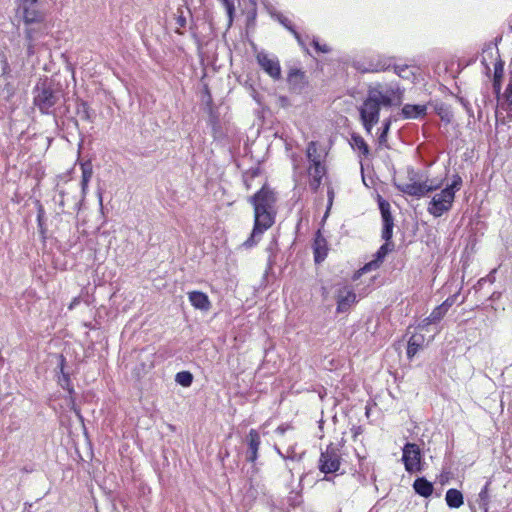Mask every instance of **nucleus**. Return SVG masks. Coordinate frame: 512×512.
Returning <instances> with one entry per match:
<instances>
[{
  "instance_id": "obj_11",
  "label": "nucleus",
  "mask_w": 512,
  "mask_h": 512,
  "mask_svg": "<svg viewBox=\"0 0 512 512\" xmlns=\"http://www.w3.org/2000/svg\"><path fill=\"white\" fill-rule=\"evenodd\" d=\"M259 66L274 80L281 78V67L279 60L275 56H270L265 52H259L256 56Z\"/></svg>"
},
{
  "instance_id": "obj_32",
  "label": "nucleus",
  "mask_w": 512,
  "mask_h": 512,
  "mask_svg": "<svg viewBox=\"0 0 512 512\" xmlns=\"http://www.w3.org/2000/svg\"><path fill=\"white\" fill-rule=\"evenodd\" d=\"M92 177V166L91 163L87 162L85 164H82V180H81V186L82 190L85 191L88 182L90 181Z\"/></svg>"
},
{
  "instance_id": "obj_40",
  "label": "nucleus",
  "mask_w": 512,
  "mask_h": 512,
  "mask_svg": "<svg viewBox=\"0 0 512 512\" xmlns=\"http://www.w3.org/2000/svg\"><path fill=\"white\" fill-rule=\"evenodd\" d=\"M224 7L226 8L227 14L229 16L230 21H232L233 14L235 11L234 0H220Z\"/></svg>"
},
{
  "instance_id": "obj_49",
  "label": "nucleus",
  "mask_w": 512,
  "mask_h": 512,
  "mask_svg": "<svg viewBox=\"0 0 512 512\" xmlns=\"http://www.w3.org/2000/svg\"><path fill=\"white\" fill-rule=\"evenodd\" d=\"M481 63L484 65L485 67V73L487 75H489V72H490V67L488 66L487 62H486V58L483 57L482 60H481Z\"/></svg>"
},
{
  "instance_id": "obj_47",
  "label": "nucleus",
  "mask_w": 512,
  "mask_h": 512,
  "mask_svg": "<svg viewBox=\"0 0 512 512\" xmlns=\"http://www.w3.org/2000/svg\"><path fill=\"white\" fill-rule=\"evenodd\" d=\"M176 24L178 28H184L186 26V18L181 14L176 18Z\"/></svg>"
},
{
  "instance_id": "obj_41",
  "label": "nucleus",
  "mask_w": 512,
  "mask_h": 512,
  "mask_svg": "<svg viewBox=\"0 0 512 512\" xmlns=\"http://www.w3.org/2000/svg\"><path fill=\"white\" fill-rule=\"evenodd\" d=\"M312 45L315 50L320 53H329L331 51L330 47L326 44H320L317 38H313Z\"/></svg>"
},
{
  "instance_id": "obj_26",
  "label": "nucleus",
  "mask_w": 512,
  "mask_h": 512,
  "mask_svg": "<svg viewBox=\"0 0 512 512\" xmlns=\"http://www.w3.org/2000/svg\"><path fill=\"white\" fill-rule=\"evenodd\" d=\"M246 482L248 485L247 493L250 497L256 498L258 494L263 491V484L258 477L249 475L248 478H246Z\"/></svg>"
},
{
  "instance_id": "obj_3",
  "label": "nucleus",
  "mask_w": 512,
  "mask_h": 512,
  "mask_svg": "<svg viewBox=\"0 0 512 512\" xmlns=\"http://www.w3.org/2000/svg\"><path fill=\"white\" fill-rule=\"evenodd\" d=\"M379 209L381 212L383 229H382V238L385 240V243L380 246L377 252L374 254V259L370 262L366 263L354 276V278H358L363 273L368 271H372L377 269L381 263L384 261L386 255L393 250L394 244L391 242V238L393 236V216L390 210V204L388 201L379 198Z\"/></svg>"
},
{
  "instance_id": "obj_39",
  "label": "nucleus",
  "mask_w": 512,
  "mask_h": 512,
  "mask_svg": "<svg viewBox=\"0 0 512 512\" xmlns=\"http://www.w3.org/2000/svg\"><path fill=\"white\" fill-rule=\"evenodd\" d=\"M276 451L284 459H291V460H297V461H299L301 459V455L296 454L292 447H290L287 450L286 455H284L278 448H276Z\"/></svg>"
},
{
  "instance_id": "obj_6",
  "label": "nucleus",
  "mask_w": 512,
  "mask_h": 512,
  "mask_svg": "<svg viewBox=\"0 0 512 512\" xmlns=\"http://www.w3.org/2000/svg\"><path fill=\"white\" fill-rule=\"evenodd\" d=\"M455 196L450 189H442L436 193L427 206V211L434 217H441L453 206Z\"/></svg>"
},
{
  "instance_id": "obj_42",
  "label": "nucleus",
  "mask_w": 512,
  "mask_h": 512,
  "mask_svg": "<svg viewBox=\"0 0 512 512\" xmlns=\"http://www.w3.org/2000/svg\"><path fill=\"white\" fill-rule=\"evenodd\" d=\"M43 218H44V210L40 206V208L38 209L37 221H38V226H39L40 231H41L42 234L45 233V229L43 227Z\"/></svg>"
},
{
  "instance_id": "obj_46",
  "label": "nucleus",
  "mask_w": 512,
  "mask_h": 512,
  "mask_svg": "<svg viewBox=\"0 0 512 512\" xmlns=\"http://www.w3.org/2000/svg\"><path fill=\"white\" fill-rule=\"evenodd\" d=\"M38 5V0H20L18 8H24L28 6Z\"/></svg>"
},
{
  "instance_id": "obj_53",
  "label": "nucleus",
  "mask_w": 512,
  "mask_h": 512,
  "mask_svg": "<svg viewBox=\"0 0 512 512\" xmlns=\"http://www.w3.org/2000/svg\"><path fill=\"white\" fill-rule=\"evenodd\" d=\"M461 102H462L463 106H464L466 109H468V107H467V103H466V102H464L463 100H461Z\"/></svg>"
},
{
  "instance_id": "obj_19",
  "label": "nucleus",
  "mask_w": 512,
  "mask_h": 512,
  "mask_svg": "<svg viewBox=\"0 0 512 512\" xmlns=\"http://www.w3.org/2000/svg\"><path fill=\"white\" fill-rule=\"evenodd\" d=\"M496 54H498V51H496ZM504 74V62L500 59V56L497 55L496 62L494 63V75H493V92L495 96H499V93L501 92V81Z\"/></svg>"
},
{
  "instance_id": "obj_31",
  "label": "nucleus",
  "mask_w": 512,
  "mask_h": 512,
  "mask_svg": "<svg viewBox=\"0 0 512 512\" xmlns=\"http://www.w3.org/2000/svg\"><path fill=\"white\" fill-rule=\"evenodd\" d=\"M175 382L183 387H189L193 382V375L189 371L178 372L175 376Z\"/></svg>"
},
{
  "instance_id": "obj_17",
  "label": "nucleus",
  "mask_w": 512,
  "mask_h": 512,
  "mask_svg": "<svg viewBox=\"0 0 512 512\" xmlns=\"http://www.w3.org/2000/svg\"><path fill=\"white\" fill-rule=\"evenodd\" d=\"M393 65V58L379 56L377 57V59L370 60L367 66L363 68L361 66H357V68L361 70L363 73H368L385 71Z\"/></svg>"
},
{
  "instance_id": "obj_45",
  "label": "nucleus",
  "mask_w": 512,
  "mask_h": 512,
  "mask_svg": "<svg viewBox=\"0 0 512 512\" xmlns=\"http://www.w3.org/2000/svg\"><path fill=\"white\" fill-rule=\"evenodd\" d=\"M433 323H436V322L434 320H431V315H429L428 317H426L419 323L418 328L423 330V329H426L429 325H431Z\"/></svg>"
},
{
  "instance_id": "obj_15",
  "label": "nucleus",
  "mask_w": 512,
  "mask_h": 512,
  "mask_svg": "<svg viewBox=\"0 0 512 512\" xmlns=\"http://www.w3.org/2000/svg\"><path fill=\"white\" fill-rule=\"evenodd\" d=\"M314 260L316 263H321L328 255V243L320 230L315 234L313 242Z\"/></svg>"
},
{
  "instance_id": "obj_16",
  "label": "nucleus",
  "mask_w": 512,
  "mask_h": 512,
  "mask_svg": "<svg viewBox=\"0 0 512 512\" xmlns=\"http://www.w3.org/2000/svg\"><path fill=\"white\" fill-rule=\"evenodd\" d=\"M497 98V107L507 111V116L512 120V73L510 75L507 87L503 93H499Z\"/></svg>"
},
{
  "instance_id": "obj_36",
  "label": "nucleus",
  "mask_w": 512,
  "mask_h": 512,
  "mask_svg": "<svg viewBox=\"0 0 512 512\" xmlns=\"http://www.w3.org/2000/svg\"><path fill=\"white\" fill-rule=\"evenodd\" d=\"M390 126H391V119L390 118L385 119L383 122L382 132L380 133L379 138H378L380 144H383L387 141V135H388Z\"/></svg>"
},
{
  "instance_id": "obj_27",
  "label": "nucleus",
  "mask_w": 512,
  "mask_h": 512,
  "mask_svg": "<svg viewBox=\"0 0 512 512\" xmlns=\"http://www.w3.org/2000/svg\"><path fill=\"white\" fill-rule=\"evenodd\" d=\"M55 202L61 208L62 213L68 212L66 208H71L73 211L77 209L78 201L73 200L72 203H69V199L66 198V193L63 190H59L58 196L55 197Z\"/></svg>"
},
{
  "instance_id": "obj_56",
  "label": "nucleus",
  "mask_w": 512,
  "mask_h": 512,
  "mask_svg": "<svg viewBox=\"0 0 512 512\" xmlns=\"http://www.w3.org/2000/svg\"><path fill=\"white\" fill-rule=\"evenodd\" d=\"M245 183H246L247 188L249 189L250 185L247 183V180H245Z\"/></svg>"
},
{
  "instance_id": "obj_44",
  "label": "nucleus",
  "mask_w": 512,
  "mask_h": 512,
  "mask_svg": "<svg viewBox=\"0 0 512 512\" xmlns=\"http://www.w3.org/2000/svg\"><path fill=\"white\" fill-rule=\"evenodd\" d=\"M251 464V467L245 472V478H248L249 475H253V477H258L259 468L256 466V463Z\"/></svg>"
},
{
  "instance_id": "obj_7",
  "label": "nucleus",
  "mask_w": 512,
  "mask_h": 512,
  "mask_svg": "<svg viewBox=\"0 0 512 512\" xmlns=\"http://www.w3.org/2000/svg\"><path fill=\"white\" fill-rule=\"evenodd\" d=\"M341 454L339 447L334 444L327 446L319 458V469L325 474L334 473L339 470Z\"/></svg>"
},
{
  "instance_id": "obj_25",
  "label": "nucleus",
  "mask_w": 512,
  "mask_h": 512,
  "mask_svg": "<svg viewBox=\"0 0 512 512\" xmlns=\"http://www.w3.org/2000/svg\"><path fill=\"white\" fill-rule=\"evenodd\" d=\"M76 113L82 120L87 122H93L95 117V113L91 110L88 103L82 100L77 102Z\"/></svg>"
},
{
  "instance_id": "obj_5",
  "label": "nucleus",
  "mask_w": 512,
  "mask_h": 512,
  "mask_svg": "<svg viewBox=\"0 0 512 512\" xmlns=\"http://www.w3.org/2000/svg\"><path fill=\"white\" fill-rule=\"evenodd\" d=\"M51 37V23L23 27L24 47L27 57H32L40 50L48 48Z\"/></svg>"
},
{
  "instance_id": "obj_21",
  "label": "nucleus",
  "mask_w": 512,
  "mask_h": 512,
  "mask_svg": "<svg viewBox=\"0 0 512 512\" xmlns=\"http://www.w3.org/2000/svg\"><path fill=\"white\" fill-rule=\"evenodd\" d=\"M413 489L416 494L428 498L432 495L434 487L431 482H429L424 477H419L415 479L413 483Z\"/></svg>"
},
{
  "instance_id": "obj_18",
  "label": "nucleus",
  "mask_w": 512,
  "mask_h": 512,
  "mask_svg": "<svg viewBox=\"0 0 512 512\" xmlns=\"http://www.w3.org/2000/svg\"><path fill=\"white\" fill-rule=\"evenodd\" d=\"M427 114L426 105L405 104L401 109L403 119H419Z\"/></svg>"
},
{
  "instance_id": "obj_10",
  "label": "nucleus",
  "mask_w": 512,
  "mask_h": 512,
  "mask_svg": "<svg viewBox=\"0 0 512 512\" xmlns=\"http://www.w3.org/2000/svg\"><path fill=\"white\" fill-rule=\"evenodd\" d=\"M23 27L50 23L47 19V12L39 5L18 8Z\"/></svg>"
},
{
  "instance_id": "obj_20",
  "label": "nucleus",
  "mask_w": 512,
  "mask_h": 512,
  "mask_svg": "<svg viewBox=\"0 0 512 512\" xmlns=\"http://www.w3.org/2000/svg\"><path fill=\"white\" fill-rule=\"evenodd\" d=\"M189 300L196 309L207 311L210 308V301L208 299V296L202 291H191L189 293Z\"/></svg>"
},
{
  "instance_id": "obj_34",
  "label": "nucleus",
  "mask_w": 512,
  "mask_h": 512,
  "mask_svg": "<svg viewBox=\"0 0 512 512\" xmlns=\"http://www.w3.org/2000/svg\"><path fill=\"white\" fill-rule=\"evenodd\" d=\"M309 174L311 177L323 178V176L326 174L325 166L322 164V162L311 164L309 168Z\"/></svg>"
},
{
  "instance_id": "obj_1",
  "label": "nucleus",
  "mask_w": 512,
  "mask_h": 512,
  "mask_svg": "<svg viewBox=\"0 0 512 512\" xmlns=\"http://www.w3.org/2000/svg\"><path fill=\"white\" fill-rule=\"evenodd\" d=\"M405 89L399 82H376L367 89V95L359 108L360 120L364 129L371 133L379 122L381 108L398 107L403 103Z\"/></svg>"
},
{
  "instance_id": "obj_50",
  "label": "nucleus",
  "mask_w": 512,
  "mask_h": 512,
  "mask_svg": "<svg viewBox=\"0 0 512 512\" xmlns=\"http://www.w3.org/2000/svg\"><path fill=\"white\" fill-rule=\"evenodd\" d=\"M496 273V270H493L490 275L488 276V281L490 282V284L493 283L494 281V277H493V274Z\"/></svg>"
},
{
  "instance_id": "obj_2",
  "label": "nucleus",
  "mask_w": 512,
  "mask_h": 512,
  "mask_svg": "<svg viewBox=\"0 0 512 512\" xmlns=\"http://www.w3.org/2000/svg\"><path fill=\"white\" fill-rule=\"evenodd\" d=\"M248 201L254 209V226L248 239L240 246L245 249L256 246L262 234L275 223L277 197L273 190L264 185Z\"/></svg>"
},
{
  "instance_id": "obj_14",
  "label": "nucleus",
  "mask_w": 512,
  "mask_h": 512,
  "mask_svg": "<svg viewBox=\"0 0 512 512\" xmlns=\"http://www.w3.org/2000/svg\"><path fill=\"white\" fill-rule=\"evenodd\" d=\"M261 440L260 435L255 429H251L247 435L246 459L250 463H255L258 458V450Z\"/></svg>"
},
{
  "instance_id": "obj_30",
  "label": "nucleus",
  "mask_w": 512,
  "mask_h": 512,
  "mask_svg": "<svg viewBox=\"0 0 512 512\" xmlns=\"http://www.w3.org/2000/svg\"><path fill=\"white\" fill-rule=\"evenodd\" d=\"M307 158L311 164L322 162L321 154L318 152L317 143L311 141L307 146Z\"/></svg>"
},
{
  "instance_id": "obj_24",
  "label": "nucleus",
  "mask_w": 512,
  "mask_h": 512,
  "mask_svg": "<svg viewBox=\"0 0 512 512\" xmlns=\"http://www.w3.org/2000/svg\"><path fill=\"white\" fill-rule=\"evenodd\" d=\"M274 17L279 21L280 24H282L288 31H290L293 34L299 45L306 49V46L301 35L296 31L291 21L281 13L275 14Z\"/></svg>"
},
{
  "instance_id": "obj_13",
  "label": "nucleus",
  "mask_w": 512,
  "mask_h": 512,
  "mask_svg": "<svg viewBox=\"0 0 512 512\" xmlns=\"http://www.w3.org/2000/svg\"><path fill=\"white\" fill-rule=\"evenodd\" d=\"M336 292L338 313L347 312L357 302V296L353 290H336Z\"/></svg>"
},
{
  "instance_id": "obj_52",
  "label": "nucleus",
  "mask_w": 512,
  "mask_h": 512,
  "mask_svg": "<svg viewBox=\"0 0 512 512\" xmlns=\"http://www.w3.org/2000/svg\"><path fill=\"white\" fill-rule=\"evenodd\" d=\"M486 278H481L479 281H478V284L479 285H484L486 283Z\"/></svg>"
},
{
  "instance_id": "obj_51",
  "label": "nucleus",
  "mask_w": 512,
  "mask_h": 512,
  "mask_svg": "<svg viewBox=\"0 0 512 512\" xmlns=\"http://www.w3.org/2000/svg\"><path fill=\"white\" fill-rule=\"evenodd\" d=\"M276 432L279 433V434H284L285 432V428L282 427V426H279L277 429H276Z\"/></svg>"
},
{
  "instance_id": "obj_48",
  "label": "nucleus",
  "mask_w": 512,
  "mask_h": 512,
  "mask_svg": "<svg viewBox=\"0 0 512 512\" xmlns=\"http://www.w3.org/2000/svg\"><path fill=\"white\" fill-rule=\"evenodd\" d=\"M327 195H328V209H329L332 205L333 198H334V191L332 188L328 189Z\"/></svg>"
},
{
  "instance_id": "obj_4",
  "label": "nucleus",
  "mask_w": 512,
  "mask_h": 512,
  "mask_svg": "<svg viewBox=\"0 0 512 512\" xmlns=\"http://www.w3.org/2000/svg\"><path fill=\"white\" fill-rule=\"evenodd\" d=\"M33 103L42 114H52L55 105L63 97L61 87L48 78L40 80L33 89Z\"/></svg>"
},
{
  "instance_id": "obj_22",
  "label": "nucleus",
  "mask_w": 512,
  "mask_h": 512,
  "mask_svg": "<svg viewBox=\"0 0 512 512\" xmlns=\"http://www.w3.org/2000/svg\"><path fill=\"white\" fill-rule=\"evenodd\" d=\"M445 501L448 507L457 509L461 507L464 503V497L461 491L458 489H448L445 495Z\"/></svg>"
},
{
  "instance_id": "obj_33",
  "label": "nucleus",
  "mask_w": 512,
  "mask_h": 512,
  "mask_svg": "<svg viewBox=\"0 0 512 512\" xmlns=\"http://www.w3.org/2000/svg\"><path fill=\"white\" fill-rule=\"evenodd\" d=\"M394 72L403 79L410 80L414 77V72L407 65H393Z\"/></svg>"
},
{
  "instance_id": "obj_29",
  "label": "nucleus",
  "mask_w": 512,
  "mask_h": 512,
  "mask_svg": "<svg viewBox=\"0 0 512 512\" xmlns=\"http://www.w3.org/2000/svg\"><path fill=\"white\" fill-rule=\"evenodd\" d=\"M351 141V145L354 149L360 150L363 156L369 155V147L362 136L358 134H352Z\"/></svg>"
},
{
  "instance_id": "obj_8",
  "label": "nucleus",
  "mask_w": 512,
  "mask_h": 512,
  "mask_svg": "<svg viewBox=\"0 0 512 512\" xmlns=\"http://www.w3.org/2000/svg\"><path fill=\"white\" fill-rule=\"evenodd\" d=\"M442 186V182L425 181V182H412L396 185L397 189L404 194L421 198L428 193L438 190Z\"/></svg>"
},
{
  "instance_id": "obj_55",
  "label": "nucleus",
  "mask_w": 512,
  "mask_h": 512,
  "mask_svg": "<svg viewBox=\"0 0 512 512\" xmlns=\"http://www.w3.org/2000/svg\"><path fill=\"white\" fill-rule=\"evenodd\" d=\"M324 480L330 481V480H331V478H330V477H328V476H325V477H324Z\"/></svg>"
},
{
  "instance_id": "obj_9",
  "label": "nucleus",
  "mask_w": 512,
  "mask_h": 512,
  "mask_svg": "<svg viewBox=\"0 0 512 512\" xmlns=\"http://www.w3.org/2000/svg\"><path fill=\"white\" fill-rule=\"evenodd\" d=\"M421 450L415 443H406L403 447L402 461L408 473L422 471Z\"/></svg>"
},
{
  "instance_id": "obj_12",
  "label": "nucleus",
  "mask_w": 512,
  "mask_h": 512,
  "mask_svg": "<svg viewBox=\"0 0 512 512\" xmlns=\"http://www.w3.org/2000/svg\"><path fill=\"white\" fill-rule=\"evenodd\" d=\"M287 82L289 90L295 94H301L308 85V80L305 75V72L299 69L290 70L287 77Z\"/></svg>"
},
{
  "instance_id": "obj_37",
  "label": "nucleus",
  "mask_w": 512,
  "mask_h": 512,
  "mask_svg": "<svg viewBox=\"0 0 512 512\" xmlns=\"http://www.w3.org/2000/svg\"><path fill=\"white\" fill-rule=\"evenodd\" d=\"M462 185V178L456 174L453 176L451 184H448L445 189H450V192H452L454 195L456 191L460 190Z\"/></svg>"
},
{
  "instance_id": "obj_28",
  "label": "nucleus",
  "mask_w": 512,
  "mask_h": 512,
  "mask_svg": "<svg viewBox=\"0 0 512 512\" xmlns=\"http://www.w3.org/2000/svg\"><path fill=\"white\" fill-rule=\"evenodd\" d=\"M489 482H487L484 487L481 489V491L478 494L477 503L479 508L483 512H488L489 510V503H490V496H489Z\"/></svg>"
},
{
  "instance_id": "obj_38",
  "label": "nucleus",
  "mask_w": 512,
  "mask_h": 512,
  "mask_svg": "<svg viewBox=\"0 0 512 512\" xmlns=\"http://www.w3.org/2000/svg\"><path fill=\"white\" fill-rule=\"evenodd\" d=\"M446 310L441 305L434 308V310L431 312V320H434L436 323L439 322L444 315L446 314Z\"/></svg>"
},
{
  "instance_id": "obj_43",
  "label": "nucleus",
  "mask_w": 512,
  "mask_h": 512,
  "mask_svg": "<svg viewBox=\"0 0 512 512\" xmlns=\"http://www.w3.org/2000/svg\"><path fill=\"white\" fill-rule=\"evenodd\" d=\"M321 181H322V178L311 177V180L309 182L310 189L314 192L317 191V189L321 185Z\"/></svg>"
},
{
  "instance_id": "obj_23",
  "label": "nucleus",
  "mask_w": 512,
  "mask_h": 512,
  "mask_svg": "<svg viewBox=\"0 0 512 512\" xmlns=\"http://www.w3.org/2000/svg\"><path fill=\"white\" fill-rule=\"evenodd\" d=\"M424 336L421 334H414L408 340L407 356L408 358L414 357L417 352L423 347Z\"/></svg>"
},
{
  "instance_id": "obj_54",
  "label": "nucleus",
  "mask_w": 512,
  "mask_h": 512,
  "mask_svg": "<svg viewBox=\"0 0 512 512\" xmlns=\"http://www.w3.org/2000/svg\"><path fill=\"white\" fill-rule=\"evenodd\" d=\"M256 175H257V171H253V173H252L251 177H254V176H256Z\"/></svg>"
},
{
  "instance_id": "obj_35",
  "label": "nucleus",
  "mask_w": 512,
  "mask_h": 512,
  "mask_svg": "<svg viewBox=\"0 0 512 512\" xmlns=\"http://www.w3.org/2000/svg\"><path fill=\"white\" fill-rule=\"evenodd\" d=\"M465 299V296H461L460 294V290L458 292H456L454 295H452L451 297H448L442 304L441 306L444 307V309L446 311H448V309L454 304V303H462Z\"/></svg>"
}]
</instances>
